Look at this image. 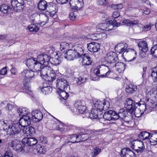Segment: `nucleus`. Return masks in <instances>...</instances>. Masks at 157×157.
Returning a JSON list of instances; mask_svg holds the SVG:
<instances>
[{"label": "nucleus", "mask_w": 157, "mask_h": 157, "mask_svg": "<svg viewBox=\"0 0 157 157\" xmlns=\"http://www.w3.org/2000/svg\"><path fill=\"white\" fill-rule=\"evenodd\" d=\"M116 112L111 110L106 112L103 115H101L103 118L106 120L110 121L111 120H114Z\"/></svg>", "instance_id": "aec40b11"}, {"label": "nucleus", "mask_w": 157, "mask_h": 157, "mask_svg": "<svg viewBox=\"0 0 157 157\" xmlns=\"http://www.w3.org/2000/svg\"><path fill=\"white\" fill-rule=\"evenodd\" d=\"M52 63L55 65H59L61 63V61L59 58H54L52 59Z\"/></svg>", "instance_id": "0e129e2a"}, {"label": "nucleus", "mask_w": 157, "mask_h": 157, "mask_svg": "<svg viewBox=\"0 0 157 157\" xmlns=\"http://www.w3.org/2000/svg\"><path fill=\"white\" fill-rule=\"evenodd\" d=\"M28 109L26 108H20L17 110V113L19 115L26 116L28 115L29 113Z\"/></svg>", "instance_id": "ea45409f"}, {"label": "nucleus", "mask_w": 157, "mask_h": 157, "mask_svg": "<svg viewBox=\"0 0 157 157\" xmlns=\"http://www.w3.org/2000/svg\"><path fill=\"white\" fill-rule=\"evenodd\" d=\"M157 103L156 101H154L151 100L149 101V99H147L146 100V105L148 107L151 108H155L157 106Z\"/></svg>", "instance_id": "49530a36"}, {"label": "nucleus", "mask_w": 157, "mask_h": 157, "mask_svg": "<svg viewBox=\"0 0 157 157\" xmlns=\"http://www.w3.org/2000/svg\"><path fill=\"white\" fill-rule=\"evenodd\" d=\"M128 47L126 44L121 43L118 44L115 47V49L119 53H121L124 52Z\"/></svg>", "instance_id": "a878e982"}, {"label": "nucleus", "mask_w": 157, "mask_h": 157, "mask_svg": "<svg viewBox=\"0 0 157 157\" xmlns=\"http://www.w3.org/2000/svg\"><path fill=\"white\" fill-rule=\"evenodd\" d=\"M10 9V7L6 4H3L0 6V10L3 13H6Z\"/></svg>", "instance_id": "a18cd8bd"}, {"label": "nucleus", "mask_w": 157, "mask_h": 157, "mask_svg": "<svg viewBox=\"0 0 157 157\" xmlns=\"http://www.w3.org/2000/svg\"><path fill=\"white\" fill-rule=\"evenodd\" d=\"M23 78H30L34 77V72L32 70H25L21 73Z\"/></svg>", "instance_id": "393cba45"}, {"label": "nucleus", "mask_w": 157, "mask_h": 157, "mask_svg": "<svg viewBox=\"0 0 157 157\" xmlns=\"http://www.w3.org/2000/svg\"><path fill=\"white\" fill-rule=\"evenodd\" d=\"M122 23L127 26H132L138 24L139 21L138 20L130 21L128 20H125L123 21Z\"/></svg>", "instance_id": "a19ab883"}, {"label": "nucleus", "mask_w": 157, "mask_h": 157, "mask_svg": "<svg viewBox=\"0 0 157 157\" xmlns=\"http://www.w3.org/2000/svg\"><path fill=\"white\" fill-rule=\"evenodd\" d=\"M154 70H155V68H153L151 70L150 77L154 82H157V71Z\"/></svg>", "instance_id": "3c124183"}, {"label": "nucleus", "mask_w": 157, "mask_h": 157, "mask_svg": "<svg viewBox=\"0 0 157 157\" xmlns=\"http://www.w3.org/2000/svg\"><path fill=\"white\" fill-rule=\"evenodd\" d=\"M150 133L146 132H141L139 135V138L142 140H145L148 139L150 136Z\"/></svg>", "instance_id": "58836bf2"}, {"label": "nucleus", "mask_w": 157, "mask_h": 157, "mask_svg": "<svg viewBox=\"0 0 157 157\" xmlns=\"http://www.w3.org/2000/svg\"><path fill=\"white\" fill-rule=\"evenodd\" d=\"M75 106L78 108V112L81 114L86 113L87 110L84 102L80 100L75 102Z\"/></svg>", "instance_id": "9b49d317"}, {"label": "nucleus", "mask_w": 157, "mask_h": 157, "mask_svg": "<svg viewBox=\"0 0 157 157\" xmlns=\"http://www.w3.org/2000/svg\"><path fill=\"white\" fill-rule=\"evenodd\" d=\"M82 59V63L83 65H90L92 60L87 53H85L80 56Z\"/></svg>", "instance_id": "4be33fe9"}, {"label": "nucleus", "mask_w": 157, "mask_h": 157, "mask_svg": "<svg viewBox=\"0 0 157 157\" xmlns=\"http://www.w3.org/2000/svg\"><path fill=\"white\" fill-rule=\"evenodd\" d=\"M108 22L109 23H103L101 24L100 26L101 27H102L101 29L103 30H109L110 29L109 28H108L109 26L115 25L117 27L120 24L119 23H117L116 21L113 19L112 20H108Z\"/></svg>", "instance_id": "f8f14e48"}, {"label": "nucleus", "mask_w": 157, "mask_h": 157, "mask_svg": "<svg viewBox=\"0 0 157 157\" xmlns=\"http://www.w3.org/2000/svg\"><path fill=\"white\" fill-rule=\"evenodd\" d=\"M127 111L124 110L123 109H121L119 110L118 113L116 112L115 114V117L114 120H117L119 119L122 120L124 117L128 115Z\"/></svg>", "instance_id": "6ab92c4d"}, {"label": "nucleus", "mask_w": 157, "mask_h": 157, "mask_svg": "<svg viewBox=\"0 0 157 157\" xmlns=\"http://www.w3.org/2000/svg\"><path fill=\"white\" fill-rule=\"evenodd\" d=\"M32 119L36 122H39L43 118L42 112L38 110H35L32 112Z\"/></svg>", "instance_id": "4468645a"}, {"label": "nucleus", "mask_w": 157, "mask_h": 157, "mask_svg": "<svg viewBox=\"0 0 157 157\" xmlns=\"http://www.w3.org/2000/svg\"><path fill=\"white\" fill-rule=\"evenodd\" d=\"M18 141L16 140H11L8 143L10 147H11L13 149L15 148V146L17 145V144L18 143Z\"/></svg>", "instance_id": "13d9d810"}, {"label": "nucleus", "mask_w": 157, "mask_h": 157, "mask_svg": "<svg viewBox=\"0 0 157 157\" xmlns=\"http://www.w3.org/2000/svg\"><path fill=\"white\" fill-rule=\"evenodd\" d=\"M55 78L56 74L52 68V70L49 71L48 75H47L44 79L47 81L51 82L54 80Z\"/></svg>", "instance_id": "cd10ccee"}, {"label": "nucleus", "mask_w": 157, "mask_h": 157, "mask_svg": "<svg viewBox=\"0 0 157 157\" xmlns=\"http://www.w3.org/2000/svg\"><path fill=\"white\" fill-rule=\"evenodd\" d=\"M150 139L157 143V132L152 134Z\"/></svg>", "instance_id": "680f3d73"}, {"label": "nucleus", "mask_w": 157, "mask_h": 157, "mask_svg": "<svg viewBox=\"0 0 157 157\" xmlns=\"http://www.w3.org/2000/svg\"><path fill=\"white\" fill-rule=\"evenodd\" d=\"M125 53H128V55L130 56L132 58V59L130 60L129 61H131L135 59L136 57L137 53L136 51L134 49L129 48L127 49L124 52L123 54Z\"/></svg>", "instance_id": "b1692460"}, {"label": "nucleus", "mask_w": 157, "mask_h": 157, "mask_svg": "<svg viewBox=\"0 0 157 157\" xmlns=\"http://www.w3.org/2000/svg\"><path fill=\"white\" fill-rule=\"evenodd\" d=\"M103 101H98L94 104L95 109L96 111L99 110L100 112L103 110Z\"/></svg>", "instance_id": "e433bc0d"}, {"label": "nucleus", "mask_w": 157, "mask_h": 157, "mask_svg": "<svg viewBox=\"0 0 157 157\" xmlns=\"http://www.w3.org/2000/svg\"><path fill=\"white\" fill-rule=\"evenodd\" d=\"M46 10L51 14V16L52 15V16H53L56 12L55 7L51 5H48Z\"/></svg>", "instance_id": "37998d69"}, {"label": "nucleus", "mask_w": 157, "mask_h": 157, "mask_svg": "<svg viewBox=\"0 0 157 157\" xmlns=\"http://www.w3.org/2000/svg\"><path fill=\"white\" fill-rule=\"evenodd\" d=\"M51 57L47 54H43L38 56L32 69L36 72L39 71L44 65H48Z\"/></svg>", "instance_id": "f03ea898"}, {"label": "nucleus", "mask_w": 157, "mask_h": 157, "mask_svg": "<svg viewBox=\"0 0 157 157\" xmlns=\"http://www.w3.org/2000/svg\"><path fill=\"white\" fill-rule=\"evenodd\" d=\"M136 90V88L135 86L132 84H129L128 87L126 88L125 91L128 94H131L132 93Z\"/></svg>", "instance_id": "79ce46f5"}, {"label": "nucleus", "mask_w": 157, "mask_h": 157, "mask_svg": "<svg viewBox=\"0 0 157 157\" xmlns=\"http://www.w3.org/2000/svg\"><path fill=\"white\" fill-rule=\"evenodd\" d=\"M131 148L137 153H141L145 149L144 143L140 140H134L131 142Z\"/></svg>", "instance_id": "7ed1b4c3"}, {"label": "nucleus", "mask_w": 157, "mask_h": 157, "mask_svg": "<svg viewBox=\"0 0 157 157\" xmlns=\"http://www.w3.org/2000/svg\"><path fill=\"white\" fill-rule=\"evenodd\" d=\"M57 91L62 99L65 100L69 96L68 94L69 92H68L65 90L64 91L63 90H57Z\"/></svg>", "instance_id": "f704fd0d"}, {"label": "nucleus", "mask_w": 157, "mask_h": 157, "mask_svg": "<svg viewBox=\"0 0 157 157\" xmlns=\"http://www.w3.org/2000/svg\"><path fill=\"white\" fill-rule=\"evenodd\" d=\"M121 152V157H135V153L128 148L123 149Z\"/></svg>", "instance_id": "dca6fc26"}, {"label": "nucleus", "mask_w": 157, "mask_h": 157, "mask_svg": "<svg viewBox=\"0 0 157 157\" xmlns=\"http://www.w3.org/2000/svg\"><path fill=\"white\" fill-rule=\"evenodd\" d=\"M100 72V70L98 69H96L94 70V73L95 74V75H96V77L95 78H93V80L95 81L99 78Z\"/></svg>", "instance_id": "e2e57ef3"}, {"label": "nucleus", "mask_w": 157, "mask_h": 157, "mask_svg": "<svg viewBox=\"0 0 157 157\" xmlns=\"http://www.w3.org/2000/svg\"><path fill=\"white\" fill-rule=\"evenodd\" d=\"M25 145L24 144L23 145L21 144L20 142L19 141L17 144V145L15 146V147L13 149L17 152H20L23 151H25Z\"/></svg>", "instance_id": "4c0bfd02"}, {"label": "nucleus", "mask_w": 157, "mask_h": 157, "mask_svg": "<svg viewBox=\"0 0 157 157\" xmlns=\"http://www.w3.org/2000/svg\"><path fill=\"white\" fill-rule=\"evenodd\" d=\"M3 130L7 132V134L13 137L17 134L21 130H22L18 123H13L11 126L10 125V121L4 120L2 121Z\"/></svg>", "instance_id": "f257e3e1"}, {"label": "nucleus", "mask_w": 157, "mask_h": 157, "mask_svg": "<svg viewBox=\"0 0 157 157\" xmlns=\"http://www.w3.org/2000/svg\"><path fill=\"white\" fill-rule=\"evenodd\" d=\"M35 150L38 155L44 154L46 151V148L40 144H37L36 145Z\"/></svg>", "instance_id": "473e14b6"}, {"label": "nucleus", "mask_w": 157, "mask_h": 157, "mask_svg": "<svg viewBox=\"0 0 157 157\" xmlns=\"http://www.w3.org/2000/svg\"><path fill=\"white\" fill-rule=\"evenodd\" d=\"M22 143L25 145H27L31 147L37 143V140L34 138H28L27 137L23 138L22 140Z\"/></svg>", "instance_id": "ddd939ff"}, {"label": "nucleus", "mask_w": 157, "mask_h": 157, "mask_svg": "<svg viewBox=\"0 0 157 157\" xmlns=\"http://www.w3.org/2000/svg\"><path fill=\"white\" fill-rule=\"evenodd\" d=\"M29 1L30 0H11L10 2L14 10L17 12L22 11L24 7V1Z\"/></svg>", "instance_id": "39448f33"}, {"label": "nucleus", "mask_w": 157, "mask_h": 157, "mask_svg": "<svg viewBox=\"0 0 157 157\" xmlns=\"http://www.w3.org/2000/svg\"><path fill=\"white\" fill-rule=\"evenodd\" d=\"M123 6L122 4H114L112 5V7L114 9H121L123 8Z\"/></svg>", "instance_id": "69168bd1"}, {"label": "nucleus", "mask_w": 157, "mask_h": 157, "mask_svg": "<svg viewBox=\"0 0 157 157\" xmlns=\"http://www.w3.org/2000/svg\"><path fill=\"white\" fill-rule=\"evenodd\" d=\"M126 65L121 62H117L115 63L114 66L119 73H123L124 71Z\"/></svg>", "instance_id": "bb28decb"}, {"label": "nucleus", "mask_w": 157, "mask_h": 157, "mask_svg": "<svg viewBox=\"0 0 157 157\" xmlns=\"http://www.w3.org/2000/svg\"><path fill=\"white\" fill-rule=\"evenodd\" d=\"M65 141L64 143L62 144L63 146L69 143H75L79 142L78 140V135L75 134L72 135H69L65 139Z\"/></svg>", "instance_id": "f3484780"}, {"label": "nucleus", "mask_w": 157, "mask_h": 157, "mask_svg": "<svg viewBox=\"0 0 157 157\" xmlns=\"http://www.w3.org/2000/svg\"><path fill=\"white\" fill-rule=\"evenodd\" d=\"M82 45L80 44H78L75 46V48L74 49L75 51L77 54L80 57L82 55H83V49H82Z\"/></svg>", "instance_id": "2f4dec72"}, {"label": "nucleus", "mask_w": 157, "mask_h": 157, "mask_svg": "<svg viewBox=\"0 0 157 157\" xmlns=\"http://www.w3.org/2000/svg\"><path fill=\"white\" fill-rule=\"evenodd\" d=\"M86 78L84 76H79L76 79L77 83L78 85H81L85 82L86 81Z\"/></svg>", "instance_id": "603ef678"}, {"label": "nucleus", "mask_w": 157, "mask_h": 157, "mask_svg": "<svg viewBox=\"0 0 157 157\" xmlns=\"http://www.w3.org/2000/svg\"><path fill=\"white\" fill-rule=\"evenodd\" d=\"M76 5L77 8H81L83 6L82 0H78L76 2Z\"/></svg>", "instance_id": "338daca9"}, {"label": "nucleus", "mask_w": 157, "mask_h": 157, "mask_svg": "<svg viewBox=\"0 0 157 157\" xmlns=\"http://www.w3.org/2000/svg\"><path fill=\"white\" fill-rule=\"evenodd\" d=\"M96 2L98 5H106L108 3V0H97Z\"/></svg>", "instance_id": "052dcab7"}, {"label": "nucleus", "mask_w": 157, "mask_h": 157, "mask_svg": "<svg viewBox=\"0 0 157 157\" xmlns=\"http://www.w3.org/2000/svg\"><path fill=\"white\" fill-rule=\"evenodd\" d=\"M35 130L34 128L32 126L29 127L28 128L27 127L26 128L24 129L23 130V132L26 134L28 136L33 135L35 133Z\"/></svg>", "instance_id": "7c9ffc66"}, {"label": "nucleus", "mask_w": 157, "mask_h": 157, "mask_svg": "<svg viewBox=\"0 0 157 157\" xmlns=\"http://www.w3.org/2000/svg\"><path fill=\"white\" fill-rule=\"evenodd\" d=\"M64 57L68 60H73L74 59L80 57L74 49L68 50L64 54Z\"/></svg>", "instance_id": "9d476101"}, {"label": "nucleus", "mask_w": 157, "mask_h": 157, "mask_svg": "<svg viewBox=\"0 0 157 157\" xmlns=\"http://www.w3.org/2000/svg\"><path fill=\"white\" fill-rule=\"evenodd\" d=\"M97 111L95 109L93 111H92L91 112L89 113V117L92 119L101 118V117H99Z\"/></svg>", "instance_id": "c03bdc74"}, {"label": "nucleus", "mask_w": 157, "mask_h": 157, "mask_svg": "<svg viewBox=\"0 0 157 157\" xmlns=\"http://www.w3.org/2000/svg\"><path fill=\"white\" fill-rule=\"evenodd\" d=\"M105 60L109 63L115 62L118 59V58L117 53L114 52H110L106 54L105 57Z\"/></svg>", "instance_id": "1a4fd4ad"}, {"label": "nucleus", "mask_w": 157, "mask_h": 157, "mask_svg": "<svg viewBox=\"0 0 157 157\" xmlns=\"http://www.w3.org/2000/svg\"><path fill=\"white\" fill-rule=\"evenodd\" d=\"M139 105V104L135 102L132 99L130 98H127L124 104V107L128 110V112L130 113H132L133 112H134V113H137V111H139V109L136 110V109L137 106L136 105Z\"/></svg>", "instance_id": "20e7f679"}, {"label": "nucleus", "mask_w": 157, "mask_h": 157, "mask_svg": "<svg viewBox=\"0 0 157 157\" xmlns=\"http://www.w3.org/2000/svg\"><path fill=\"white\" fill-rule=\"evenodd\" d=\"M31 119L28 115L23 116L20 118L18 123L23 130L31 124Z\"/></svg>", "instance_id": "0eeeda50"}, {"label": "nucleus", "mask_w": 157, "mask_h": 157, "mask_svg": "<svg viewBox=\"0 0 157 157\" xmlns=\"http://www.w3.org/2000/svg\"><path fill=\"white\" fill-rule=\"evenodd\" d=\"M122 121H123L124 125L129 127H132L134 125L135 122L132 116L130 115H127Z\"/></svg>", "instance_id": "2eb2a0df"}, {"label": "nucleus", "mask_w": 157, "mask_h": 157, "mask_svg": "<svg viewBox=\"0 0 157 157\" xmlns=\"http://www.w3.org/2000/svg\"><path fill=\"white\" fill-rule=\"evenodd\" d=\"M150 52L153 56L157 58V44L155 45L151 48Z\"/></svg>", "instance_id": "864d4df0"}, {"label": "nucleus", "mask_w": 157, "mask_h": 157, "mask_svg": "<svg viewBox=\"0 0 157 157\" xmlns=\"http://www.w3.org/2000/svg\"><path fill=\"white\" fill-rule=\"evenodd\" d=\"M71 111L73 113H76L78 112V108L75 106V103L70 108Z\"/></svg>", "instance_id": "774afa93"}, {"label": "nucleus", "mask_w": 157, "mask_h": 157, "mask_svg": "<svg viewBox=\"0 0 157 157\" xmlns=\"http://www.w3.org/2000/svg\"><path fill=\"white\" fill-rule=\"evenodd\" d=\"M40 19V25L42 26L44 25L48 22V17L45 13H40L39 14Z\"/></svg>", "instance_id": "c756f323"}, {"label": "nucleus", "mask_w": 157, "mask_h": 157, "mask_svg": "<svg viewBox=\"0 0 157 157\" xmlns=\"http://www.w3.org/2000/svg\"><path fill=\"white\" fill-rule=\"evenodd\" d=\"M28 28L30 32L35 33L37 32L39 29L38 26L34 24H31L28 26Z\"/></svg>", "instance_id": "de8ad7c7"}, {"label": "nucleus", "mask_w": 157, "mask_h": 157, "mask_svg": "<svg viewBox=\"0 0 157 157\" xmlns=\"http://www.w3.org/2000/svg\"><path fill=\"white\" fill-rule=\"evenodd\" d=\"M41 92L45 95L48 94L51 92L52 88L50 86H43L41 88H40Z\"/></svg>", "instance_id": "c9c22d12"}, {"label": "nucleus", "mask_w": 157, "mask_h": 157, "mask_svg": "<svg viewBox=\"0 0 157 157\" xmlns=\"http://www.w3.org/2000/svg\"><path fill=\"white\" fill-rule=\"evenodd\" d=\"M139 50L141 52H146L148 50L147 43L145 40H141L138 43Z\"/></svg>", "instance_id": "412c9836"}, {"label": "nucleus", "mask_w": 157, "mask_h": 157, "mask_svg": "<svg viewBox=\"0 0 157 157\" xmlns=\"http://www.w3.org/2000/svg\"><path fill=\"white\" fill-rule=\"evenodd\" d=\"M103 107L104 110H106L108 109L109 107V101L103 100Z\"/></svg>", "instance_id": "bf43d9fd"}, {"label": "nucleus", "mask_w": 157, "mask_h": 157, "mask_svg": "<svg viewBox=\"0 0 157 157\" xmlns=\"http://www.w3.org/2000/svg\"><path fill=\"white\" fill-rule=\"evenodd\" d=\"M29 78H23V86L26 90H29L30 88V83Z\"/></svg>", "instance_id": "8fccbe9b"}, {"label": "nucleus", "mask_w": 157, "mask_h": 157, "mask_svg": "<svg viewBox=\"0 0 157 157\" xmlns=\"http://www.w3.org/2000/svg\"><path fill=\"white\" fill-rule=\"evenodd\" d=\"M91 133L82 134L78 135V140L79 142L80 141H85L87 140H90L92 137H93L94 135L92 134Z\"/></svg>", "instance_id": "5701e85b"}, {"label": "nucleus", "mask_w": 157, "mask_h": 157, "mask_svg": "<svg viewBox=\"0 0 157 157\" xmlns=\"http://www.w3.org/2000/svg\"><path fill=\"white\" fill-rule=\"evenodd\" d=\"M48 5L47 2L44 0H40L38 5V9L40 10L44 11L46 10Z\"/></svg>", "instance_id": "c85d7f7f"}, {"label": "nucleus", "mask_w": 157, "mask_h": 157, "mask_svg": "<svg viewBox=\"0 0 157 157\" xmlns=\"http://www.w3.org/2000/svg\"><path fill=\"white\" fill-rule=\"evenodd\" d=\"M52 70V68L48 65H44L39 71L41 77L44 79L51 70Z\"/></svg>", "instance_id": "a211bd4d"}, {"label": "nucleus", "mask_w": 157, "mask_h": 157, "mask_svg": "<svg viewBox=\"0 0 157 157\" xmlns=\"http://www.w3.org/2000/svg\"><path fill=\"white\" fill-rule=\"evenodd\" d=\"M101 149L95 147L93 148V151L92 152V156L94 157L98 155L101 152Z\"/></svg>", "instance_id": "6e6d98bb"}, {"label": "nucleus", "mask_w": 157, "mask_h": 157, "mask_svg": "<svg viewBox=\"0 0 157 157\" xmlns=\"http://www.w3.org/2000/svg\"><path fill=\"white\" fill-rule=\"evenodd\" d=\"M69 47V44L68 43L63 42L61 43L60 44V49L61 51L63 50L64 51V50L68 48Z\"/></svg>", "instance_id": "5fc2aeb1"}, {"label": "nucleus", "mask_w": 157, "mask_h": 157, "mask_svg": "<svg viewBox=\"0 0 157 157\" xmlns=\"http://www.w3.org/2000/svg\"><path fill=\"white\" fill-rule=\"evenodd\" d=\"M79 130L80 132L79 133V135L82 134H86L87 133H91L92 131L86 129H85L83 128H78L77 130Z\"/></svg>", "instance_id": "4d7b16f0"}, {"label": "nucleus", "mask_w": 157, "mask_h": 157, "mask_svg": "<svg viewBox=\"0 0 157 157\" xmlns=\"http://www.w3.org/2000/svg\"><path fill=\"white\" fill-rule=\"evenodd\" d=\"M139 104L140 106L139 109L140 111V114L141 116L143 114L144 112L146 110L147 108L148 107L146 104H141V103H137Z\"/></svg>", "instance_id": "09e8293b"}, {"label": "nucleus", "mask_w": 157, "mask_h": 157, "mask_svg": "<svg viewBox=\"0 0 157 157\" xmlns=\"http://www.w3.org/2000/svg\"><path fill=\"white\" fill-rule=\"evenodd\" d=\"M56 86L59 90H63L68 92H70V89L69 82L64 78L57 79Z\"/></svg>", "instance_id": "423d86ee"}, {"label": "nucleus", "mask_w": 157, "mask_h": 157, "mask_svg": "<svg viewBox=\"0 0 157 157\" xmlns=\"http://www.w3.org/2000/svg\"><path fill=\"white\" fill-rule=\"evenodd\" d=\"M36 58L33 57L28 59L26 62L27 66L30 68H32L34 64L36 63Z\"/></svg>", "instance_id": "72a5a7b5"}, {"label": "nucleus", "mask_w": 157, "mask_h": 157, "mask_svg": "<svg viewBox=\"0 0 157 157\" xmlns=\"http://www.w3.org/2000/svg\"><path fill=\"white\" fill-rule=\"evenodd\" d=\"M100 44L97 42H91L87 44L88 50L92 52H98L100 50Z\"/></svg>", "instance_id": "6e6552de"}]
</instances>
